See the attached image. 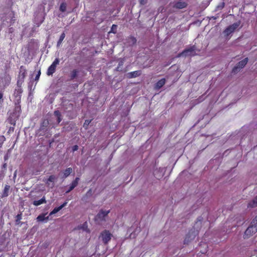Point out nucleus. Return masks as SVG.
<instances>
[{
    "label": "nucleus",
    "mask_w": 257,
    "mask_h": 257,
    "mask_svg": "<svg viewBox=\"0 0 257 257\" xmlns=\"http://www.w3.org/2000/svg\"><path fill=\"white\" fill-rule=\"evenodd\" d=\"M46 203V200L45 197L44 196L41 199H40L39 200L34 201L33 202V204L34 205L37 206L42 204Z\"/></svg>",
    "instance_id": "nucleus-17"
},
{
    "label": "nucleus",
    "mask_w": 257,
    "mask_h": 257,
    "mask_svg": "<svg viewBox=\"0 0 257 257\" xmlns=\"http://www.w3.org/2000/svg\"><path fill=\"white\" fill-rule=\"evenodd\" d=\"M54 114L57 118L61 116V112L59 110H55L54 112Z\"/></svg>",
    "instance_id": "nucleus-30"
},
{
    "label": "nucleus",
    "mask_w": 257,
    "mask_h": 257,
    "mask_svg": "<svg viewBox=\"0 0 257 257\" xmlns=\"http://www.w3.org/2000/svg\"><path fill=\"white\" fill-rule=\"evenodd\" d=\"M92 195V190L90 189L86 193L85 196L87 197L90 196Z\"/></svg>",
    "instance_id": "nucleus-35"
},
{
    "label": "nucleus",
    "mask_w": 257,
    "mask_h": 257,
    "mask_svg": "<svg viewBox=\"0 0 257 257\" xmlns=\"http://www.w3.org/2000/svg\"><path fill=\"white\" fill-rule=\"evenodd\" d=\"M57 123H59L61 121V120H62V117H61V116H60V117H58V118H57Z\"/></svg>",
    "instance_id": "nucleus-39"
},
{
    "label": "nucleus",
    "mask_w": 257,
    "mask_h": 257,
    "mask_svg": "<svg viewBox=\"0 0 257 257\" xmlns=\"http://www.w3.org/2000/svg\"><path fill=\"white\" fill-rule=\"evenodd\" d=\"M251 223L254 226V228H255L254 230L257 231V215L253 219V220L251 221Z\"/></svg>",
    "instance_id": "nucleus-28"
},
{
    "label": "nucleus",
    "mask_w": 257,
    "mask_h": 257,
    "mask_svg": "<svg viewBox=\"0 0 257 257\" xmlns=\"http://www.w3.org/2000/svg\"><path fill=\"white\" fill-rule=\"evenodd\" d=\"M166 83V79L162 78L159 80L155 84V88L156 89H159L162 88Z\"/></svg>",
    "instance_id": "nucleus-14"
},
{
    "label": "nucleus",
    "mask_w": 257,
    "mask_h": 257,
    "mask_svg": "<svg viewBox=\"0 0 257 257\" xmlns=\"http://www.w3.org/2000/svg\"><path fill=\"white\" fill-rule=\"evenodd\" d=\"M79 229H82L83 230L89 231L87 228V223L86 222H85L83 224L78 226Z\"/></svg>",
    "instance_id": "nucleus-26"
},
{
    "label": "nucleus",
    "mask_w": 257,
    "mask_h": 257,
    "mask_svg": "<svg viewBox=\"0 0 257 257\" xmlns=\"http://www.w3.org/2000/svg\"><path fill=\"white\" fill-rule=\"evenodd\" d=\"M224 6H225L224 3L222 2L218 6L217 8L221 10L224 7Z\"/></svg>",
    "instance_id": "nucleus-34"
},
{
    "label": "nucleus",
    "mask_w": 257,
    "mask_h": 257,
    "mask_svg": "<svg viewBox=\"0 0 257 257\" xmlns=\"http://www.w3.org/2000/svg\"><path fill=\"white\" fill-rule=\"evenodd\" d=\"M56 179V177L54 175H51L49 176L48 179H47V181L46 184H48V182H54L55 180Z\"/></svg>",
    "instance_id": "nucleus-29"
},
{
    "label": "nucleus",
    "mask_w": 257,
    "mask_h": 257,
    "mask_svg": "<svg viewBox=\"0 0 257 257\" xmlns=\"http://www.w3.org/2000/svg\"><path fill=\"white\" fill-rule=\"evenodd\" d=\"M7 166V164H6V163H5V164H4V165H3V168L5 169V168H6Z\"/></svg>",
    "instance_id": "nucleus-43"
},
{
    "label": "nucleus",
    "mask_w": 257,
    "mask_h": 257,
    "mask_svg": "<svg viewBox=\"0 0 257 257\" xmlns=\"http://www.w3.org/2000/svg\"><path fill=\"white\" fill-rule=\"evenodd\" d=\"M110 210L104 211L100 210L95 217V221H102L105 220V218L109 213Z\"/></svg>",
    "instance_id": "nucleus-6"
},
{
    "label": "nucleus",
    "mask_w": 257,
    "mask_h": 257,
    "mask_svg": "<svg viewBox=\"0 0 257 257\" xmlns=\"http://www.w3.org/2000/svg\"><path fill=\"white\" fill-rule=\"evenodd\" d=\"M136 43L137 39L134 36H130L126 38L124 44L127 47H132Z\"/></svg>",
    "instance_id": "nucleus-9"
},
{
    "label": "nucleus",
    "mask_w": 257,
    "mask_h": 257,
    "mask_svg": "<svg viewBox=\"0 0 257 257\" xmlns=\"http://www.w3.org/2000/svg\"><path fill=\"white\" fill-rule=\"evenodd\" d=\"M79 180V178L76 177L71 183L68 189L66 191V193H68L73 190L78 185Z\"/></svg>",
    "instance_id": "nucleus-10"
},
{
    "label": "nucleus",
    "mask_w": 257,
    "mask_h": 257,
    "mask_svg": "<svg viewBox=\"0 0 257 257\" xmlns=\"http://www.w3.org/2000/svg\"><path fill=\"white\" fill-rule=\"evenodd\" d=\"M47 219H48V217H46L45 215L43 214L39 215L37 217V221H43L44 220Z\"/></svg>",
    "instance_id": "nucleus-23"
},
{
    "label": "nucleus",
    "mask_w": 257,
    "mask_h": 257,
    "mask_svg": "<svg viewBox=\"0 0 257 257\" xmlns=\"http://www.w3.org/2000/svg\"><path fill=\"white\" fill-rule=\"evenodd\" d=\"M1 137H2V138H3L4 139H5V137H4V136H2Z\"/></svg>",
    "instance_id": "nucleus-44"
},
{
    "label": "nucleus",
    "mask_w": 257,
    "mask_h": 257,
    "mask_svg": "<svg viewBox=\"0 0 257 257\" xmlns=\"http://www.w3.org/2000/svg\"><path fill=\"white\" fill-rule=\"evenodd\" d=\"M254 229L255 228H254V226L251 223L244 232V234L243 235L244 238H248L256 232L257 231H255Z\"/></svg>",
    "instance_id": "nucleus-8"
},
{
    "label": "nucleus",
    "mask_w": 257,
    "mask_h": 257,
    "mask_svg": "<svg viewBox=\"0 0 257 257\" xmlns=\"http://www.w3.org/2000/svg\"><path fill=\"white\" fill-rule=\"evenodd\" d=\"M195 50H196V47L195 45H193L189 48L185 49L181 53H179L178 55V57H180L181 56L186 57L187 56L194 55V54L195 53Z\"/></svg>",
    "instance_id": "nucleus-2"
},
{
    "label": "nucleus",
    "mask_w": 257,
    "mask_h": 257,
    "mask_svg": "<svg viewBox=\"0 0 257 257\" xmlns=\"http://www.w3.org/2000/svg\"><path fill=\"white\" fill-rule=\"evenodd\" d=\"M73 170L72 168H67L63 172V178H65L69 176L72 172Z\"/></svg>",
    "instance_id": "nucleus-18"
},
{
    "label": "nucleus",
    "mask_w": 257,
    "mask_h": 257,
    "mask_svg": "<svg viewBox=\"0 0 257 257\" xmlns=\"http://www.w3.org/2000/svg\"><path fill=\"white\" fill-rule=\"evenodd\" d=\"M240 24L241 22L238 21V22L228 26L223 31L224 35L225 36H228L234 32V31L240 26Z\"/></svg>",
    "instance_id": "nucleus-1"
},
{
    "label": "nucleus",
    "mask_w": 257,
    "mask_h": 257,
    "mask_svg": "<svg viewBox=\"0 0 257 257\" xmlns=\"http://www.w3.org/2000/svg\"><path fill=\"white\" fill-rule=\"evenodd\" d=\"M40 75H41V70L39 69V70L38 71V73L36 75V76L35 77V80L36 81H38L39 79Z\"/></svg>",
    "instance_id": "nucleus-33"
},
{
    "label": "nucleus",
    "mask_w": 257,
    "mask_h": 257,
    "mask_svg": "<svg viewBox=\"0 0 257 257\" xmlns=\"http://www.w3.org/2000/svg\"><path fill=\"white\" fill-rule=\"evenodd\" d=\"M257 206V196H255L254 199L249 202L248 204V207L253 208Z\"/></svg>",
    "instance_id": "nucleus-19"
},
{
    "label": "nucleus",
    "mask_w": 257,
    "mask_h": 257,
    "mask_svg": "<svg viewBox=\"0 0 257 257\" xmlns=\"http://www.w3.org/2000/svg\"><path fill=\"white\" fill-rule=\"evenodd\" d=\"M117 26L115 24H113L111 26V29L108 33L116 34L117 32Z\"/></svg>",
    "instance_id": "nucleus-25"
},
{
    "label": "nucleus",
    "mask_w": 257,
    "mask_h": 257,
    "mask_svg": "<svg viewBox=\"0 0 257 257\" xmlns=\"http://www.w3.org/2000/svg\"><path fill=\"white\" fill-rule=\"evenodd\" d=\"M0 100H2L3 101V93L0 92Z\"/></svg>",
    "instance_id": "nucleus-42"
},
{
    "label": "nucleus",
    "mask_w": 257,
    "mask_h": 257,
    "mask_svg": "<svg viewBox=\"0 0 257 257\" xmlns=\"http://www.w3.org/2000/svg\"><path fill=\"white\" fill-rule=\"evenodd\" d=\"M90 122H91V120H86L84 123V126L88 125V124L90 123Z\"/></svg>",
    "instance_id": "nucleus-38"
},
{
    "label": "nucleus",
    "mask_w": 257,
    "mask_h": 257,
    "mask_svg": "<svg viewBox=\"0 0 257 257\" xmlns=\"http://www.w3.org/2000/svg\"><path fill=\"white\" fill-rule=\"evenodd\" d=\"M79 71L78 69H75L72 70L70 73V79L72 80L76 78L78 76Z\"/></svg>",
    "instance_id": "nucleus-15"
},
{
    "label": "nucleus",
    "mask_w": 257,
    "mask_h": 257,
    "mask_svg": "<svg viewBox=\"0 0 257 257\" xmlns=\"http://www.w3.org/2000/svg\"><path fill=\"white\" fill-rule=\"evenodd\" d=\"M198 234V231L197 230H190L186 235L184 240V244H187L191 240L194 239Z\"/></svg>",
    "instance_id": "nucleus-5"
},
{
    "label": "nucleus",
    "mask_w": 257,
    "mask_h": 257,
    "mask_svg": "<svg viewBox=\"0 0 257 257\" xmlns=\"http://www.w3.org/2000/svg\"><path fill=\"white\" fill-rule=\"evenodd\" d=\"M112 236V234L110 233L109 231L104 230L101 233L100 237L101 238L103 243L104 244H107L111 239Z\"/></svg>",
    "instance_id": "nucleus-4"
},
{
    "label": "nucleus",
    "mask_w": 257,
    "mask_h": 257,
    "mask_svg": "<svg viewBox=\"0 0 257 257\" xmlns=\"http://www.w3.org/2000/svg\"><path fill=\"white\" fill-rule=\"evenodd\" d=\"M10 189V186L6 185L4 188V190L3 191L2 194V197H6L9 195V191Z\"/></svg>",
    "instance_id": "nucleus-16"
},
{
    "label": "nucleus",
    "mask_w": 257,
    "mask_h": 257,
    "mask_svg": "<svg viewBox=\"0 0 257 257\" xmlns=\"http://www.w3.org/2000/svg\"><path fill=\"white\" fill-rule=\"evenodd\" d=\"M142 74L141 70H137L133 72H131L127 74L128 77L130 78H135L140 76Z\"/></svg>",
    "instance_id": "nucleus-13"
},
{
    "label": "nucleus",
    "mask_w": 257,
    "mask_h": 257,
    "mask_svg": "<svg viewBox=\"0 0 257 257\" xmlns=\"http://www.w3.org/2000/svg\"><path fill=\"white\" fill-rule=\"evenodd\" d=\"M12 17V19H11V21H12V23H14V21H15V20L14 19L15 18L14 17V14H12V16L11 17Z\"/></svg>",
    "instance_id": "nucleus-40"
},
{
    "label": "nucleus",
    "mask_w": 257,
    "mask_h": 257,
    "mask_svg": "<svg viewBox=\"0 0 257 257\" xmlns=\"http://www.w3.org/2000/svg\"><path fill=\"white\" fill-rule=\"evenodd\" d=\"M23 68L24 67L23 66H21L20 67L21 70H22ZM21 73H22V75L23 76V77H25L26 76V70L24 69L23 72H22V71L21 70Z\"/></svg>",
    "instance_id": "nucleus-32"
},
{
    "label": "nucleus",
    "mask_w": 257,
    "mask_h": 257,
    "mask_svg": "<svg viewBox=\"0 0 257 257\" xmlns=\"http://www.w3.org/2000/svg\"><path fill=\"white\" fill-rule=\"evenodd\" d=\"M22 219V215L21 214H18L16 216V221L17 223H19V222L20 221V220Z\"/></svg>",
    "instance_id": "nucleus-31"
},
{
    "label": "nucleus",
    "mask_w": 257,
    "mask_h": 257,
    "mask_svg": "<svg viewBox=\"0 0 257 257\" xmlns=\"http://www.w3.org/2000/svg\"><path fill=\"white\" fill-rule=\"evenodd\" d=\"M23 92V90L21 87L16 89L14 92V96H21V94Z\"/></svg>",
    "instance_id": "nucleus-22"
},
{
    "label": "nucleus",
    "mask_w": 257,
    "mask_h": 257,
    "mask_svg": "<svg viewBox=\"0 0 257 257\" xmlns=\"http://www.w3.org/2000/svg\"><path fill=\"white\" fill-rule=\"evenodd\" d=\"M123 65V62H120L118 64V66L117 67V70H118L119 66H122Z\"/></svg>",
    "instance_id": "nucleus-41"
},
{
    "label": "nucleus",
    "mask_w": 257,
    "mask_h": 257,
    "mask_svg": "<svg viewBox=\"0 0 257 257\" xmlns=\"http://www.w3.org/2000/svg\"><path fill=\"white\" fill-rule=\"evenodd\" d=\"M78 149V146L77 145H74L72 148V151L73 152L77 151Z\"/></svg>",
    "instance_id": "nucleus-36"
},
{
    "label": "nucleus",
    "mask_w": 257,
    "mask_h": 257,
    "mask_svg": "<svg viewBox=\"0 0 257 257\" xmlns=\"http://www.w3.org/2000/svg\"><path fill=\"white\" fill-rule=\"evenodd\" d=\"M67 204V202L65 201L64 202L62 205L60 206L55 207L50 213V215H52L53 214H54L56 213H57L58 211H59L61 209H62L63 207H64L65 206H66Z\"/></svg>",
    "instance_id": "nucleus-12"
},
{
    "label": "nucleus",
    "mask_w": 257,
    "mask_h": 257,
    "mask_svg": "<svg viewBox=\"0 0 257 257\" xmlns=\"http://www.w3.org/2000/svg\"><path fill=\"white\" fill-rule=\"evenodd\" d=\"M248 62V58H245L242 60L239 61L235 66L232 69V72L234 73H237L240 69L243 68L247 64Z\"/></svg>",
    "instance_id": "nucleus-7"
},
{
    "label": "nucleus",
    "mask_w": 257,
    "mask_h": 257,
    "mask_svg": "<svg viewBox=\"0 0 257 257\" xmlns=\"http://www.w3.org/2000/svg\"><path fill=\"white\" fill-rule=\"evenodd\" d=\"M140 4L141 5H145L147 3V0H139Z\"/></svg>",
    "instance_id": "nucleus-37"
},
{
    "label": "nucleus",
    "mask_w": 257,
    "mask_h": 257,
    "mask_svg": "<svg viewBox=\"0 0 257 257\" xmlns=\"http://www.w3.org/2000/svg\"><path fill=\"white\" fill-rule=\"evenodd\" d=\"M65 34L64 32H63L61 34V35H60V36L59 37V40L57 42V46H60L61 44L62 41H63V40L65 38Z\"/></svg>",
    "instance_id": "nucleus-24"
},
{
    "label": "nucleus",
    "mask_w": 257,
    "mask_h": 257,
    "mask_svg": "<svg viewBox=\"0 0 257 257\" xmlns=\"http://www.w3.org/2000/svg\"><path fill=\"white\" fill-rule=\"evenodd\" d=\"M66 10V4L65 3L61 4L60 6V11L62 12H64Z\"/></svg>",
    "instance_id": "nucleus-27"
},
{
    "label": "nucleus",
    "mask_w": 257,
    "mask_h": 257,
    "mask_svg": "<svg viewBox=\"0 0 257 257\" xmlns=\"http://www.w3.org/2000/svg\"><path fill=\"white\" fill-rule=\"evenodd\" d=\"M60 60L59 58H56L52 64L48 67L47 71V74L48 76L52 75L55 73L57 66L59 64Z\"/></svg>",
    "instance_id": "nucleus-3"
},
{
    "label": "nucleus",
    "mask_w": 257,
    "mask_h": 257,
    "mask_svg": "<svg viewBox=\"0 0 257 257\" xmlns=\"http://www.w3.org/2000/svg\"><path fill=\"white\" fill-rule=\"evenodd\" d=\"M14 97H15L14 101H15V105L17 107H18L19 106V107L20 108L21 107L20 103L21 102V96H14Z\"/></svg>",
    "instance_id": "nucleus-21"
},
{
    "label": "nucleus",
    "mask_w": 257,
    "mask_h": 257,
    "mask_svg": "<svg viewBox=\"0 0 257 257\" xmlns=\"http://www.w3.org/2000/svg\"><path fill=\"white\" fill-rule=\"evenodd\" d=\"M187 4L184 2H177L174 3L173 7L177 9H182L186 8Z\"/></svg>",
    "instance_id": "nucleus-11"
},
{
    "label": "nucleus",
    "mask_w": 257,
    "mask_h": 257,
    "mask_svg": "<svg viewBox=\"0 0 257 257\" xmlns=\"http://www.w3.org/2000/svg\"><path fill=\"white\" fill-rule=\"evenodd\" d=\"M5 82V85H9L11 80V77L9 74L5 75L3 78Z\"/></svg>",
    "instance_id": "nucleus-20"
}]
</instances>
